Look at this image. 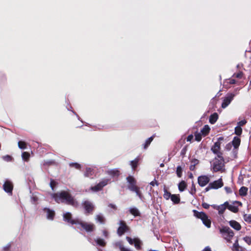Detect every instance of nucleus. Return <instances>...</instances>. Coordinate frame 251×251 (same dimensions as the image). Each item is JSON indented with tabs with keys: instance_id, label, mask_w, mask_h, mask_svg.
<instances>
[{
	"instance_id": "obj_1",
	"label": "nucleus",
	"mask_w": 251,
	"mask_h": 251,
	"mask_svg": "<svg viewBox=\"0 0 251 251\" xmlns=\"http://www.w3.org/2000/svg\"><path fill=\"white\" fill-rule=\"evenodd\" d=\"M71 218L70 212H66L63 215L64 220L68 223L72 225L78 224L87 232H92L94 230L95 226L93 224L79 221L78 220H72Z\"/></svg>"
},
{
	"instance_id": "obj_2",
	"label": "nucleus",
	"mask_w": 251,
	"mask_h": 251,
	"mask_svg": "<svg viewBox=\"0 0 251 251\" xmlns=\"http://www.w3.org/2000/svg\"><path fill=\"white\" fill-rule=\"evenodd\" d=\"M52 197L58 203L64 202L74 206H76L77 205V202L74 200L73 198L68 192L63 191L60 193L54 194L52 195Z\"/></svg>"
},
{
	"instance_id": "obj_3",
	"label": "nucleus",
	"mask_w": 251,
	"mask_h": 251,
	"mask_svg": "<svg viewBox=\"0 0 251 251\" xmlns=\"http://www.w3.org/2000/svg\"><path fill=\"white\" fill-rule=\"evenodd\" d=\"M220 232L223 237L227 242L230 241L234 234L233 231L228 226H223L220 229Z\"/></svg>"
},
{
	"instance_id": "obj_4",
	"label": "nucleus",
	"mask_w": 251,
	"mask_h": 251,
	"mask_svg": "<svg viewBox=\"0 0 251 251\" xmlns=\"http://www.w3.org/2000/svg\"><path fill=\"white\" fill-rule=\"evenodd\" d=\"M194 215L198 218L201 219L203 224L207 227L209 228L211 226V221L205 213L202 212H198L196 210H194Z\"/></svg>"
},
{
	"instance_id": "obj_5",
	"label": "nucleus",
	"mask_w": 251,
	"mask_h": 251,
	"mask_svg": "<svg viewBox=\"0 0 251 251\" xmlns=\"http://www.w3.org/2000/svg\"><path fill=\"white\" fill-rule=\"evenodd\" d=\"M110 178H105L102 179L96 185L91 187V190L93 192H98L102 190V188L110 182Z\"/></svg>"
},
{
	"instance_id": "obj_6",
	"label": "nucleus",
	"mask_w": 251,
	"mask_h": 251,
	"mask_svg": "<svg viewBox=\"0 0 251 251\" xmlns=\"http://www.w3.org/2000/svg\"><path fill=\"white\" fill-rule=\"evenodd\" d=\"M224 166V160L222 156L215 158L213 162V170L215 172L222 171Z\"/></svg>"
},
{
	"instance_id": "obj_7",
	"label": "nucleus",
	"mask_w": 251,
	"mask_h": 251,
	"mask_svg": "<svg viewBox=\"0 0 251 251\" xmlns=\"http://www.w3.org/2000/svg\"><path fill=\"white\" fill-rule=\"evenodd\" d=\"M235 94L232 93L227 94L226 96L224 98L223 102L222 103V107L223 108H226L233 100Z\"/></svg>"
},
{
	"instance_id": "obj_8",
	"label": "nucleus",
	"mask_w": 251,
	"mask_h": 251,
	"mask_svg": "<svg viewBox=\"0 0 251 251\" xmlns=\"http://www.w3.org/2000/svg\"><path fill=\"white\" fill-rule=\"evenodd\" d=\"M3 188L5 192L11 195L13 188L12 182L8 179L6 180L3 185Z\"/></svg>"
},
{
	"instance_id": "obj_9",
	"label": "nucleus",
	"mask_w": 251,
	"mask_h": 251,
	"mask_svg": "<svg viewBox=\"0 0 251 251\" xmlns=\"http://www.w3.org/2000/svg\"><path fill=\"white\" fill-rule=\"evenodd\" d=\"M210 180L209 176L203 175L198 177V182L200 186L204 187L209 183Z\"/></svg>"
},
{
	"instance_id": "obj_10",
	"label": "nucleus",
	"mask_w": 251,
	"mask_h": 251,
	"mask_svg": "<svg viewBox=\"0 0 251 251\" xmlns=\"http://www.w3.org/2000/svg\"><path fill=\"white\" fill-rule=\"evenodd\" d=\"M127 182L128 183V188L130 191L135 190L138 187L136 185V180L132 176H128L126 178Z\"/></svg>"
},
{
	"instance_id": "obj_11",
	"label": "nucleus",
	"mask_w": 251,
	"mask_h": 251,
	"mask_svg": "<svg viewBox=\"0 0 251 251\" xmlns=\"http://www.w3.org/2000/svg\"><path fill=\"white\" fill-rule=\"evenodd\" d=\"M221 143L219 141L215 143L214 145L211 148L213 152L217 155L218 157L222 156V153L220 151Z\"/></svg>"
},
{
	"instance_id": "obj_12",
	"label": "nucleus",
	"mask_w": 251,
	"mask_h": 251,
	"mask_svg": "<svg viewBox=\"0 0 251 251\" xmlns=\"http://www.w3.org/2000/svg\"><path fill=\"white\" fill-rule=\"evenodd\" d=\"M210 183V186H212V188L213 189H217L222 187L224 185V183L221 178Z\"/></svg>"
},
{
	"instance_id": "obj_13",
	"label": "nucleus",
	"mask_w": 251,
	"mask_h": 251,
	"mask_svg": "<svg viewBox=\"0 0 251 251\" xmlns=\"http://www.w3.org/2000/svg\"><path fill=\"white\" fill-rule=\"evenodd\" d=\"M43 211L46 213V217L48 220H52L53 219L55 215V213L53 210L48 208H45Z\"/></svg>"
},
{
	"instance_id": "obj_14",
	"label": "nucleus",
	"mask_w": 251,
	"mask_h": 251,
	"mask_svg": "<svg viewBox=\"0 0 251 251\" xmlns=\"http://www.w3.org/2000/svg\"><path fill=\"white\" fill-rule=\"evenodd\" d=\"M120 226L118 229L117 232L120 236H121L126 230L127 227L123 221H120Z\"/></svg>"
},
{
	"instance_id": "obj_15",
	"label": "nucleus",
	"mask_w": 251,
	"mask_h": 251,
	"mask_svg": "<svg viewBox=\"0 0 251 251\" xmlns=\"http://www.w3.org/2000/svg\"><path fill=\"white\" fill-rule=\"evenodd\" d=\"M84 207L85 209V211L87 213H89L92 211L94 209V205L89 201H85L83 203Z\"/></svg>"
},
{
	"instance_id": "obj_16",
	"label": "nucleus",
	"mask_w": 251,
	"mask_h": 251,
	"mask_svg": "<svg viewBox=\"0 0 251 251\" xmlns=\"http://www.w3.org/2000/svg\"><path fill=\"white\" fill-rule=\"evenodd\" d=\"M235 203H238L240 205H241V203L239 201H235L232 204H229L228 202V205H227V208L231 211L236 213L238 211V208L237 206L235 205Z\"/></svg>"
},
{
	"instance_id": "obj_17",
	"label": "nucleus",
	"mask_w": 251,
	"mask_h": 251,
	"mask_svg": "<svg viewBox=\"0 0 251 251\" xmlns=\"http://www.w3.org/2000/svg\"><path fill=\"white\" fill-rule=\"evenodd\" d=\"M229 224L232 228H233L236 230H239L241 228L240 224L236 222V221H230L229 222Z\"/></svg>"
},
{
	"instance_id": "obj_18",
	"label": "nucleus",
	"mask_w": 251,
	"mask_h": 251,
	"mask_svg": "<svg viewBox=\"0 0 251 251\" xmlns=\"http://www.w3.org/2000/svg\"><path fill=\"white\" fill-rule=\"evenodd\" d=\"M106 173L112 177L118 176L120 174L119 170L117 169L108 170L106 171Z\"/></svg>"
},
{
	"instance_id": "obj_19",
	"label": "nucleus",
	"mask_w": 251,
	"mask_h": 251,
	"mask_svg": "<svg viewBox=\"0 0 251 251\" xmlns=\"http://www.w3.org/2000/svg\"><path fill=\"white\" fill-rule=\"evenodd\" d=\"M228 205V202L226 201L224 204L218 205V213L219 214H222L225 212Z\"/></svg>"
},
{
	"instance_id": "obj_20",
	"label": "nucleus",
	"mask_w": 251,
	"mask_h": 251,
	"mask_svg": "<svg viewBox=\"0 0 251 251\" xmlns=\"http://www.w3.org/2000/svg\"><path fill=\"white\" fill-rule=\"evenodd\" d=\"M231 144L235 149H237L240 144V138L238 137H234Z\"/></svg>"
},
{
	"instance_id": "obj_21",
	"label": "nucleus",
	"mask_w": 251,
	"mask_h": 251,
	"mask_svg": "<svg viewBox=\"0 0 251 251\" xmlns=\"http://www.w3.org/2000/svg\"><path fill=\"white\" fill-rule=\"evenodd\" d=\"M218 119V115L217 113H214L212 114L209 117V122L211 124H214L216 123Z\"/></svg>"
},
{
	"instance_id": "obj_22",
	"label": "nucleus",
	"mask_w": 251,
	"mask_h": 251,
	"mask_svg": "<svg viewBox=\"0 0 251 251\" xmlns=\"http://www.w3.org/2000/svg\"><path fill=\"white\" fill-rule=\"evenodd\" d=\"M178 190L180 192H183L187 187V184L185 181L182 180L178 185Z\"/></svg>"
},
{
	"instance_id": "obj_23",
	"label": "nucleus",
	"mask_w": 251,
	"mask_h": 251,
	"mask_svg": "<svg viewBox=\"0 0 251 251\" xmlns=\"http://www.w3.org/2000/svg\"><path fill=\"white\" fill-rule=\"evenodd\" d=\"M95 219L97 222H99L101 224H104L105 223V218L101 214L96 215Z\"/></svg>"
},
{
	"instance_id": "obj_24",
	"label": "nucleus",
	"mask_w": 251,
	"mask_h": 251,
	"mask_svg": "<svg viewBox=\"0 0 251 251\" xmlns=\"http://www.w3.org/2000/svg\"><path fill=\"white\" fill-rule=\"evenodd\" d=\"M115 246L119 248L120 251H131L129 249L124 247L121 242L116 243Z\"/></svg>"
},
{
	"instance_id": "obj_25",
	"label": "nucleus",
	"mask_w": 251,
	"mask_h": 251,
	"mask_svg": "<svg viewBox=\"0 0 251 251\" xmlns=\"http://www.w3.org/2000/svg\"><path fill=\"white\" fill-rule=\"evenodd\" d=\"M94 174V170L91 168H87L84 172V175L86 177H90Z\"/></svg>"
},
{
	"instance_id": "obj_26",
	"label": "nucleus",
	"mask_w": 251,
	"mask_h": 251,
	"mask_svg": "<svg viewBox=\"0 0 251 251\" xmlns=\"http://www.w3.org/2000/svg\"><path fill=\"white\" fill-rule=\"evenodd\" d=\"M210 131V127L208 125H205L204 127L201 129V132L203 136H206Z\"/></svg>"
},
{
	"instance_id": "obj_27",
	"label": "nucleus",
	"mask_w": 251,
	"mask_h": 251,
	"mask_svg": "<svg viewBox=\"0 0 251 251\" xmlns=\"http://www.w3.org/2000/svg\"><path fill=\"white\" fill-rule=\"evenodd\" d=\"M139 160V159L138 158H136L134 160L130 161V165H131L133 170H135L137 167Z\"/></svg>"
},
{
	"instance_id": "obj_28",
	"label": "nucleus",
	"mask_w": 251,
	"mask_h": 251,
	"mask_svg": "<svg viewBox=\"0 0 251 251\" xmlns=\"http://www.w3.org/2000/svg\"><path fill=\"white\" fill-rule=\"evenodd\" d=\"M247 191L248 188L243 186L239 189V193L240 196H245L247 195Z\"/></svg>"
},
{
	"instance_id": "obj_29",
	"label": "nucleus",
	"mask_w": 251,
	"mask_h": 251,
	"mask_svg": "<svg viewBox=\"0 0 251 251\" xmlns=\"http://www.w3.org/2000/svg\"><path fill=\"white\" fill-rule=\"evenodd\" d=\"M171 199L175 203H178L180 201V198L178 195H172Z\"/></svg>"
},
{
	"instance_id": "obj_30",
	"label": "nucleus",
	"mask_w": 251,
	"mask_h": 251,
	"mask_svg": "<svg viewBox=\"0 0 251 251\" xmlns=\"http://www.w3.org/2000/svg\"><path fill=\"white\" fill-rule=\"evenodd\" d=\"M141 242L138 238L134 239V245L136 249L140 250L141 248Z\"/></svg>"
},
{
	"instance_id": "obj_31",
	"label": "nucleus",
	"mask_w": 251,
	"mask_h": 251,
	"mask_svg": "<svg viewBox=\"0 0 251 251\" xmlns=\"http://www.w3.org/2000/svg\"><path fill=\"white\" fill-rule=\"evenodd\" d=\"M96 243L101 246H104L105 245V242L102 239L98 238L95 239Z\"/></svg>"
},
{
	"instance_id": "obj_32",
	"label": "nucleus",
	"mask_w": 251,
	"mask_h": 251,
	"mask_svg": "<svg viewBox=\"0 0 251 251\" xmlns=\"http://www.w3.org/2000/svg\"><path fill=\"white\" fill-rule=\"evenodd\" d=\"M152 140L153 137H151L146 140L145 143L144 144V148L145 149H146L148 147V146L150 145Z\"/></svg>"
},
{
	"instance_id": "obj_33",
	"label": "nucleus",
	"mask_w": 251,
	"mask_h": 251,
	"mask_svg": "<svg viewBox=\"0 0 251 251\" xmlns=\"http://www.w3.org/2000/svg\"><path fill=\"white\" fill-rule=\"evenodd\" d=\"M129 211L131 214L134 215L135 216H138L139 214L138 210L135 207L130 208Z\"/></svg>"
},
{
	"instance_id": "obj_34",
	"label": "nucleus",
	"mask_w": 251,
	"mask_h": 251,
	"mask_svg": "<svg viewBox=\"0 0 251 251\" xmlns=\"http://www.w3.org/2000/svg\"><path fill=\"white\" fill-rule=\"evenodd\" d=\"M164 195H163V197L164 198L166 199V200H169L170 198H171L172 197V194L169 192L168 191H167V190L165 189H164Z\"/></svg>"
},
{
	"instance_id": "obj_35",
	"label": "nucleus",
	"mask_w": 251,
	"mask_h": 251,
	"mask_svg": "<svg viewBox=\"0 0 251 251\" xmlns=\"http://www.w3.org/2000/svg\"><path fill=\"white\" fill-rule=\"evenodd\" d=\"M176 173L177 176L178 177H181L182 175V168L181 167V166H177V167L176 168Z\"/></svg>"
},
{
	"instance_id": "obj_36",
	"label": "nucleus",
	"mask_w": 251,
	"mask_h": 251,
	"mask_svg": "<svg viewBox=\"0 0 251 251\" xmlns=\"http://www.w3.org/2000/svg\"><path fill=\"white\" fill-rule=\"evenodd\" d=\"M244 220L248 223H251V214H244Z\"/></svg>"
},
{
	"instance_id": "obj_37",
	"label": "nucleus",
	"mask_w": 251,
	"mask_h": 251,
	"mask_svg": "<svg viewBox=\"0 0 251 251\" xmlns=\"http://www.w3.org/2000/svg\"><path fill=\"white\" fill-rule=\"evenodd\" d=\"M18 147L21 149H25L26 148V144L23 141H19L18 142Z\"/></svg>"
},
{
	"instance_id": "obj_38",
	"label": "nucleus",
	"mask_w": 251,
	"mask_h": 251,
	"mask_svg": "<svg viewBox=\"0 0 251 251\" xmlns=\"http://www.w3.org/2000/svg\"><path fill=\"white\" fill-rule=\"evenodd\" d=\"M22 158L25 161H27L30 156V154L27 152H24L22 155Z\"/></svg>"
},
{
	"instance_id": "obj_39",
	"label": "nucleus",
	"mask_w": 251,
	"mask_h": 251,
	"mask_svg": "<svg viewBox=\"0 0 251 251\" xmlns=\"http://www.w3.org/2000/svg\"><path fill=\"white\" fill-rule=\"evenodd\" d=\"M242 129L240 126H238L235 128V133L236 135H241L242 133Z\"/></svg>"
},
{
	"instance_id": "obj_40",
	"label": "nucleus",
	"mask_w": 251,
	"mask_h": 251,
	"mask_svg": "<svg viewBox=\"0 0 251 251\" xmlns=\"http://www.w3.org/2000/svg\"><path fill=\"white\" fill-rule=\"evenodd\" d=\"M201 133L200 132H197L195 134V140L197 141H200L201 139Z\"/></svg>"
},
{
	"instance_id": "obj_41",
	"label": "nucleus",
	"mask_w": 251,
	"mask_h": 251,
	"mask_svg": "<svg viewBox=\"0 0 251 251\" xmlns=\"http://www.w3.org/2000/svg\"><path fill=\"white\" fill-rule=\"evenodd\" d=\"M70 166H71L72 167H74L77 169H80L81 167L80 165L77 163H70Z\"/></svg>"
},
{
	"instance_id": "obj_42",
	"label": "nucleus",
	"mask_w": 251,
	"mask_h": 251,
	"mask_svg": "<svg viewBox=\"0 0 251 251\" xmlns=\"http://www.w3.org/2000/svg\"><path fill=\"white\" fill-rule=\"evenodd\" d=\"M132 191L135 192L136 194V195L138 196L140 199H142V194L139 190V187H137L135 190H133Z\"/></svg>"
},
{
	"instance_id": "obj_43",
	"label": "nucleus",
	"mask_w": 251,
	"mask_h": 251,
	"mask_svg": "<svg viewBox=\"0 0 251 251\" xmlns=\"http://www.w3.org/2000/svg\"><path fill=\"white\" fill-rule=\"evenodd\" d=\"M232 250L233 251H238L239 249H238V244L237 240H236V242L233 244Z\"/></svg>"
},
{
	"instance_id": "obj_44",
	"label": "nucleus",
	"mask_w": 251,
	"mask_h": 251,
	"mask_svg": "<svg viewBox=\"0 0 251 251\" xmlns=\"http://www.w3.org/2000/svg\"><path fill=\"white\" fill-rule=\"evenodd\" d=\"M244 240L249 245L251 244V237L246 236L244 238Z\"/></svg>"
},
{
	"instance_id": "obj_45",
	"label": "nucleus",
	"mask_w": 251,
	"mask_h": 251,
	"mask_svg": "<svg viewBox=\"0 0 251 251\" xmlns=\"http://www.w3.org/2000/svg\"><path fill=\"white\" fill-rule=\"evenodd\" d=\"M242 75H243V73L241 72H240L238 73L237 74H235L233 75L234 76H235L237 78H241Z\"/></svg>"
},
{
	"instance_id": "obj_46",
	"label": "nucleus",
	"mask_w": 251,
	"mask_h": 251,
	"mask_svg": "<svg viewBox=\"0 0 251 251\" xmlns=\"http://www.w3.org/2000/svg\"><path fill=\"white\" fill-rule=\"evenodd\" d=\"M50 186L52 190H54V187L56 185V182L53 180H51L50 182Z\"/></svg>"
},
{
	"instance_id": "obj_47",
	"label": "nucleus",
	"mask_w": 251,
	"mask_h": 251,
	"mask_svg": "<svg viewBox=\"0 0 251 251\" xmlns=\"http://www.w3.org/2000/svg\"><path fill=\"white\" fill-rule=\"evenodd\" d=\"M127 241H128V242L130 244V245H132L134 244V239H131L130 237H126V238Z\"/></svg>"
},
{
	"instance_id": "obj_48",
	"label": "nucleus",
	"mask_w": 251,
	"mask_h": 251,
	"mask_svg": "<svg viewBox=\"0 0 251 251\" xmlns=\"http://www.w3.org/2000/svg\"><path fill=\"white\" fill-rule=\"evenodd\" d=\"M3 159L7 161H10L11 160V157L9 155H5L2 157Z\"/></svg>"
},
{
	"instance_id": "obj_49",
	"label": "nucleus",
	"mask_w": 251,
	"mask_h": 251,
	"mask_svg": "<svg viewBox=\"0 0 251 251\" xmlns=\"http://www.w3.org/2000/svg\"><path fill=\"white\" fill-rule=\"evenodd\" d=\"M247 122L246 120H242L238 122V125L239 126H243L246 124Z\"/></svg>"
},
{
	"instance_id": "obj_50",
	"label": "nucleus",
	"mask_w": 251,
	"mask_h": 251,
	"mask_svg": "<svg viewBox=\"0 0 251 251\" xmlns=\"http://www.w3.org/2000/svg\"><path fill=\"white\" fill-rule=\"evenodd\" d=\"M199 163V160L197 159H193L191 161V164H193L195 166Z\"/></svg>"
},
{
	"instance_id": "obj_51",
	"label": "nucleus",
	"mask_w": 251,
	"mask_h": 251,
	"mask_svg": "<svg viewBox=\"0 0 251 251\" xmlns=\"http://www.w3.org/2000/svg\"><path fill=\"white\" fill-rule=\"evenodd\" d=\"M196 192L195 186L194 184H192V189L191 190V193L193 195Z\"/></svg>"
},
{
	"instance_id": "obj_52",
	"label": "nucleus",
	"mask_w": 251,
	"mask_h": 251,
	"mask_svg": "<svg viewBox=\"0 0 251 251\" xmlns=\"http://www.w3.org/2000/svg\"><path fill=\"white\" fill-rule=\"evenodd\" d=\"M202 206L204 208L208 209L209 208L210 205L207 203L204 202L202 204Z\"/></svg>"
},
{
	"instance_id": "obj_53",
	"label": "nucleus",
	"mask_w": 251,
	"mask_h": 251,
	"mask_svg": "<svg viewBox=\"0 0 251 251\" xmlns=\"http://www.w3.org/2000/svg\"><path fill=\"white\" fill-rule=\"evenodd\" d=\"M225 189L227 193H231V190L229 187H225Z\"/></svg>"
},
{
	"instance_id": "obj_54",
	"label": "nucleus",
	"mask_w": 251,
	"mask_h": 251,
	"mask_svg": "<svg viewBox=\"0 0 251 251\" xmlns=\"http://www.w3.org/2000/svg\"><path fill=\"white\" fill-rule=\"evenodd\" d=\"M213 189V188H212V186H210V183H209L208 184V185L207 186V187H206L205 188V190L206 192H207V191H208L209 190H210V189Z\"/></svg>"
},
{
	"instance_id": "obj_55",
	"label": "nucleus",
	"mask_w": 251,
	"mask_h": 251,
	"mask_svg": "<svg viewBox=\"0 0 251 251\" xmlns=\"http://www.w3.org/2000/svg\"><path fill=\"white\" fill-rule=\"evenodd\" d=\"M193 139V136L192 135H190L188 136V137L187 138V141L191 142Z\"/></svg>"
},
{
	"instance_id": "obj_56",
	"label": "nucleus",
	"mask_w": 251,
	"mask_h": 251,
	"mask_svg": "<svg viewBox=\"0 0 251 251\" xmlns=\"http://www.w3.org/2000/svg\"><path fill=\"white\" fill-rule=\"evenodd\" d=\"M231 146H232V145L231 143H228V144H227L226 145V148L228 150H229L231 148Z\"/></svg>"
},
{
	"instance_id": "obj_57",
	"label": "nucleus",
	"mask_w": 251,
	"mask_h": 251,
	"mask_svg": "<svg viewBox=\"0 0 251 251\" xmlns=\"http://www.w3.org/2000/svg\"><path fill=\"white\" fill-rule=\"evenodd\" d=\"M202 251H211L209 247H206Z\"/></svg>"
},
{
	"instance_id": "obj_58",
	"label": "nucleus",
	"mask_w": 251,
	"mask_h": 251,
	"mask_svg": "<svg viewBox=\"0 0 251 251\" xmlns=\"http://www.w3.org/2000/svg\"><path fill=\"white\" fill-rule=\"evenodd\" d=\"M108 206L111 208H113L114 209H116V206L114 204H109L108 205Z\"/></svg>"
},
{
	"instance_id": "obj_59",
	"label": "nucleus",
	"mask_w": 251,
	"mask_h": 251,
	"mask_svg": "<svg viewBox=\"0 0 251 251\" xmlns=\"http://www.w3.org/2000/svg\"><path fill=\"white\" fill-rule=\"evenodd\" d=\"M108 233L107 231H106V230H103V235L105 237H107L108 236Z\"/></svg>"
},
{
	"instance_id": "obj_60",
	"label": "nucleus",
	"mask_w": 251,
	"mask_h": 251,
	"mask_svg": "<svg viewBox=\"0 0 251 251\" xmlns=\"http://www.w3.org/2000/svg\"><path fill=\"white\" fill-rule=\"evenodd\" d=\"M195 168V166L193 165V164H191V165L190 166V170L191 171H193Z\"/></svg>"
},
{
	"instance_id": "obj_61",
	"label": "nucleus",
	"mask_w": 251,
	"mask_h": 251,
	"mask_svg": "<svg viewBox=\"0 0 251 251\" xmlns=\"http://www.w3.org/2000/svg\"><path fill=\"white\" fill-rule=\"evenodd\" d=\"M150 184L152 186H154L155 184L158 185L157 183L155 181H152L150 183Z\"/></svg>"
},
{
	"instance_id": "obj_62",
	"label": "nucleus",
	"mask_w": 251,
	"mask_h": 251,
	"mask_svg": "<svg viewBox=\"0 0 251 251\" xmlns=\"http://www.w3.org/2000/svg\"><path fill=\"white\" fill-rule=\"evenodd\" d=\"M229 83L230 84H234L236 83V81H235V80H234L233 79H231L229 80Z\"/></svg>"
},
{
	"instance_id": "obj_63",
	"label": "nucleus",
	"mask_w": 251,
	"mask_h": 251,
	"mask_svg": "<svg viewBox=\"0 0 251 251\" xmlns=\"http://www.w3.org/2000/svg\"><path fill=\"white\" fill-rule=\"evenodd\" d=\"M211 206L213 207V208H214L216 210H218V205L213 204V205H212Z\"/></svg>"
},
{
	"instance_id": "obj_64",
	"label": "nucleus",
	"mask_w": 251,
	"mask_h": 251,
	"mask_svg": "<svg viewBox=\"0 0 251 251\" xmlns=\"http://www.w3.org/2000/svg\"><path fill=\"white\" fill-rule=\"evenodd\" d=\"M223 137H220L219 138L218 140H223Z\"/></svg>"
}]
</instances>
